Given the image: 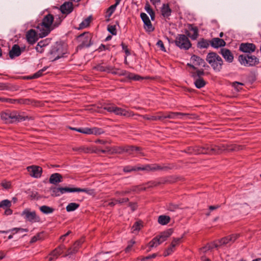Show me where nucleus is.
<instances>
[{
	"label": "nucleus",
	"instance_id": "obj_1",
	"mask_svg": "<svg viewBox=\"0 0 261 261\" xmlns=\"http://www.w3.org/2000/svg\"><path fill=\"white\" fill-rule=\"evenodd\" d=\"M1 119L6 123H12L24 121L28 118L23 115V113L16 111L6 110L1 113Z\"/></svg>",
	"mask_w": 261,
	"mask_h": 261
},
{
	"label": "nucleus",
	"instance_id": "obj_2",
	"mask_svg": "<svg viewBox=\"0 0 261 261\" xmlns=\"http://www.w3.org/2000/svg\"><path fill=\"white\" fill-rule=\"evenodd\" d=\"M240 237L239 234H232L224 237L220 240L214 242L212 244H207L205 247L201 248L203 252H205L214 247L219 248L227 244L231 245L236 240Z\"/></svg>",
	"mask_w": 261,
	"mask_h": 261
},
{
	"label": "nucleus",
	"instance_id": "obj_3",
	"mask_svg": "<svg viewBox=\"0 0 261 261\" xmlns=\"http://www.w3.org/2000/svg\"><path fill=\"white\" fill-rule=\"evenodd\" d=\"M67 53L66 46L62 43H56L49 51V59L51 61H56L64 57Z\"/></svg>",
	"mask_w": 261,
	"mask_h": 261
},
{
	"label": "nucleus",
	"instance_id": "obj_4",
	"mask_svg": "<svg viewBox=\"0 0 261 261\" xmlns=\"http://www.w3.org/2000/svg\"><path fill=\"white\" fill-rule=\"evenodd\" d=\"M206 61L215 71H220L221 70L223 62L221 57L216 53H209L206 56Z\"/></svg>",
	"mask_w": 261,
	"mask_h": 261
},
{
	"label": "nucleus",
	"instance_id": "obj_5",
	"mask_svg": "<svg viewBox=\"0 0 261 261\" xmlns=\"http://www.w3.org/2000/svg\"><path fill=\"white\" fill-rule=\"evenodd\" d=\"M92 38V34L88 32H84L78 36L77 40L80 44L78 45L77 48L82 49L90 46L92 44L91 42Z\"/></svg>",
	"mask_w": 261,
	"mask_h": 261
},
{
	"label": "nucleus",
	"instance_id": "obj_6",
	"mask_svg": "<svg viewBox=\"0 0 261 261\" xmlns=\"http://www.w3.org/2000/svg\"><path fill=\"white\" fill-rule=\"evenodd\" d=\"M175 43L180 49H189L192 44L188 37L184 34H178L175 40Z\"/></svg>",
	"mask_w": 261,
	"mask_h": 261
},
{
	"label": "nucleus",
	"instance_id": "obj_7",
	"mask_svg": "<svg viewBox=\"0 0 261 261\" xmlns=\"http://www.w3.org/2000/svg\"><path fill=\"white\" fill-rule=\"evenodd\" d=\"M239 61L242 65L246 66H255L259 63L258 59L252 55H240Z\"/></svg>",
	"mask_w": 261,
	"mask_h": 261
},
{
	"label": "nucleus",
	"instance_id": "obj_8",
	"mask_svg": "<svg viewBox=\"0 0 261 261\" xmlns=\"http://www.w3.org/2000/svg\"><path fill=\"white\" fill-rule=\"evenodd\" d=\"M103 109L110 113H114L115 114L120 116H129L128 111L121 108L117 107L114 104L110 103L103 106Z\"/></svg>",
	"mask_w": 261,
	"mask_h": 261
},
{
	"label": "nucleus",
	"instance_id": "obj_9",
	"mask_svg": "<svg viewBox=\"0 0 261 261\" xmlns=\"http://www.w3.org/2000/svg\"><path fill=\"white\" fill-rule=\"evenodd\" d=\"M21 216H23L27 221L31 223L38 222L40 221V217L36 215L35 211L31 212L29 208L24 210Z\"/></svg>",
	"mask_w": 261,
	"mask_h": 261
},
{
	"label": "nucleus",
	"instance_id": "obj_10",
	"mask_svg": "<svg viewBox=\"0 0 261 261\" xmlns=\"http://www.w3.org/2000/svg\"><path fill=\"white\" fill-rule=\"evenodd\" d=\"M166 167H162L158 164L146 165L143 167H132V171H136L139 170H144L147 171H155L157 170H164L166 169Z\"/></svg>",
	"mask_w": 261,
	"mask_h": 261
},
{
	"label": "nucleus",
	"instance_id": "obj_11",
	"mask_svg": "<svg viewBox=\"0 0 261 261\" xmlns=\"http://www.w3.org/2000/svg\"><path fill=\"white\" fill-rule=\"evenodd\" d=\"M25 37L28 42L30 44L35 43L39 38L37 32L33 29H31L27 32Z\"/></svg>",
	"mask_w": 261,
	"mask_h": 261
},
{
	"label": "nucleus",
	"instance_id": "obj_12",
	"mask_svg": "<svg viewBox=\"0 0 261 261\" xmlns=\"http://www.w3.org/2000/svg\"><path fill=\"white\" fill-rule=\"evenodd\" d=\"M27 170L30 175L35 178L40 177L42 172V169L41 167L34 165L28 167Z\"/></svg>",
	"mask_w": 261,
	"mask_h": 261
},
{
	"label": "nucleus",
	"instance_id": "obj_13",
	"mask_svg": "<svg viewBox=\"0 0 261 261\" xmlns=\"http://www.w3.org/2000/svg\"><path fill=\"white\" fill-rule=\"evenodd\" d=\"M140 16L144 22V27L145 30L149 32H152L154 28L152 25V23L147 14L145 13H141Z\"/></svg>",
	"mask_w": 261,
	"mask_h": 261
},
{
	"label": "nucleus",
	"instance_id": "obj_14",
	"mask_svg": "<svg viewBox=\"0 0 261 261\" xmlns=\"http://www.w3.org/2000/svg\"><path fill=\"white\" fill-rule=\"evenodd\" d=\"M223 144L209 145L208 154H220L224 152Z\"/></svg>",
	"mask_w": 261,
	"mask_h": 261
},
{
	"label": "nucleus",
	"instance_id": "obj_15",
	"mask_svg": "<svg viewBox=\"0 0 261 261\" xmlns=\"http://www.w3.org/2000/svg\"><path fill=\"white\" fill-rule=\"evenodd\" d=\"M65 249V247L63 245H60L56 248L47 256L48 261H51L57 259L60 255L62 254Z\"/></svg>",
	"mask_w": 261,
	"mask_h": 261
},
{
	"label": "nucleus",
	"instance_id": "obj_16",
	"mask_svg": "<svg viewBox=\"0 0 261 261\" xmlns=\"http://www.w3.org/2000/svg\"><path fill=\"white\" fill-rule=\"evenodd\" d=\"M4 101H7V102L12 104H20V105H33V100L29 98H20V99H11L8 98V100H4Z\"/></svg>",
	"mask_w": 261,
	"mask_h": 261
},
{
	"label": "nucleus",
	"instance_id": "obj_17",
	"mask_svg": "<svg viewBox=\"0 0 261 261\" xmlns=\"http://www.w3.org/2000/svg\"><path fill=\"white\" fill-rule=\"evenodd\" d=\"M162 116L163 119L165 118L175 119L178 116H186L188 118H191L190 115L189 114L180 112H169L165 115L162 113Z\"/></svg>",
	"mask_w": 261,
	"mask_h": 261
},
{
	"label": "nucleus",
	"instance_id": "obj_18",
	"mask_svg": "<svg viewBox=\"0 0 261 261\" xmlns=\"http://www.w3.org/2000/svg\"><path fill=\"white\" fill-rule=\"evenodd\" d=\"M36 28L39 37L40 38L46 36L53 30V28H46L41 23L39 24Z\"/></svg>",
	"mask_w": 261,
	"mask_h": 261
},
{
	"label": "nucleus",
	"instance_id": "obj_19",
	"mask_svg": "<svg viewBox=\"0 0 261 261\" xmlns=\"http://www.w3.org/2000/svg\"><path fill=\"white\" fill-rule=\"evenodd\" d=\"M239 49L242 52L251 53L255 51L256 46L253 43H243L240 44Z\"/></svg>",
	"mask_w": 261,
	"mask_h": 261
},
{
	"label": "nucleus",
	"instance_id": "obj_20",
	"mask_svg": "<svg viewBox=\"0 0 261 261\" xmlns=\"http://www.w3.org/2000/svg\"><path fill=\"white\" fill-rule=\"evenodd\" d=\"M223 145L224 146V151L227 152L238 151L244 148V146L235 144H223Z\"/></svg>",
	"mask_w": 261,
	"mask_h": 261
},
{
	"label": "nucleus",
	"instance_id": "obj_21",
	"mask_svg": "<svg viewBox=\"0 0 261 261\" xmlns=\"http://www.w3.org/2000/svg\"><path fill=\"white\" fill-rule=\"evenodd\" d=\"M60 9L62 14H69L73 10V4L71 2H65L60 6Z\"/></svg>",
	"mask_w": 261,
	"mask_h": 261
},
{
	"label": "nucleus",
	"instance_id": "obj_22",
	"mask_svg": "<svg viewBox=\"0 0 261 261\" xmlns=\"http://www.w3.org/2000/svg\"><path fill=\"white\" fill-rule=\"evenodd\" d=\"M61 194H63L66 192H85L89 193V190L86 188L82 189L79 188H68V187H60Z\"/></svg>",
	"mask_w": 261,
	"mask_h": 261
},
{
	"label": "nucleus",
	"instance_id": "obj_23",
	"mask_svg": "<svg viewBox=\"0 0 261 261\" xmlns=\"http://www.w3.org/2000/svg\"><path fill=\"white\" fill-rule=\"evenodd\" d=\"M54 16L50 14H48L44 16L42 19L41 24L46 28H53Z\"/></svg>",
	"mask_w": 261,
	"mask_h": 261
},
{
	"label": "nucleus",
	"instance_id": "obj_24",
	"mask_svg": "<svg viewBox=\"0 0 261 261\" xmlns=\"http://www.w3.org/2000/svg\"><path fill=\"white\" fill-rule=\"evenodd\" d=\"M21 54V50L19 46L17 44H14L11 49L9 51V55L11 59L19 56Z\"/></svg>",
	"mask_w": 261,
	"mask_h": 261
},
{
	"label": "nucleus",
	"instance_id": "obj_25",
	"mask_svg": "<svg viewBox=\"0 0 261 261\" xmlns=\"http://www.w3.org/2000/svg\"><path fill=\"white\" fill-rule=\"evenodd\" d=\"M210 43L211 46L216 48L223 47L226 45V42L223 39L217 37L213 38L210 41Z\"/></svg>",
	"mask_w": 261,
	"mask_h": 261
},
{
	"label": "nucleus",
	"instance_id": "obj_26",
	"mask_svg": "<svg viewBox=\"0 0 261 261\" xmlns=\"http://www.w3.org/2000/svg\"><path fill=\"white\" fill-rule=\"evenodd\" d=\"M63 177L61 174L55 173L52 174L49 179V182L50 184L57 185L62 181Z\"/></svg>",
	"mask_w": 261,
	"mask_h": 261
},
{
	"label": "nucleus",
	"instance_id": "obj_27",
	"mask_svg": "<svg viewBox=\"0 0 261 261\" xmlns=\"http://www.w3.org/2000/svg\"><path fill=\"white\" fill-rule=\"evenodd\" d=\"M221 54L227 62L231 63L233 61V56L229 49L222 48L221 49Z\"/></svg>",
	"mask_w": 261,
	"mask_h": 261
},
{
	"label": "nucleus",
	"instance_id": "obj_28",
	"mask_svg": "<svg viewBox=\"0 0 261 261\" xmlns=\"http://www.w3.org/2000/svg\"><path fill=\"white\" fill-rule=\"evenodd\" d=\"M143 156H145V154L142 151V148L136 146H132V158Z\"/></svg>",
	"mask_w": 261,
	"mask_h": 261
},
{
	"label": "nucleus",
	"instance_id": "obj_29",
	"mask_svg": "<svg viewBox=\"0 0 261 261\" xmlns=\"http://www.w3.org/2000/svg\"><path fill=\"white\" fill-rule=\"evenodd\" d=\"M123 151V149L119 147L115 146L113 147H106L105 149L100 150V152L103 153L106 152H110L111 153H121Z\"/></svg>",
	"mask_w": 261,
	"mask_h": 261
},
{
	"label": "nucleus",
	"instance_id": "obj_30",
	"mask_svg": "<svg viewBox=\"0 0 261 261\" xmlns=\"http://www.w3.org/2000/svg\"><path fill=\"white\" fill-rule=\"evenodd\" d=\"M191 61L195 66H205V62L204 60L197 56L193 55L191 57Z\"/></svg>",
	"mask_w": 261,
	"mask_h": 261
},
{
	"label": "nucleus",
	"instance_id": "obj_31",
	"mask_svg": "<svg viewBox=\"0 0 261 261\" xmlns=\"http://www.w3.org/2000/svg\"><path fill=\"white\" fill-rule=\"evenodd\" d=\"M143 222L141 220L137 221L132 227V233L138 234L139 231L143 228Z\"/></svg>",
	"mask_w": 261,
	"mask_h": 261
},
{
	"label": "nucleus",
	"instance_id": "obj_32",
	"mask_svg": "<svg viewBox=\"0 0 261 261\" xmlns=\"http://www.w3.org/2000/svg\"><path fill=\"white\" fill-rule=\"evenodd\" d=\"M172 233V230L171 229H168L162 232L160 235L156 237L161 244L165 241L171 235Z\"/></svg>",
	"mask_w": 261,
	"mask_h": 261
},
{
	"label": "nucleus",
	"instance_id": "obj_33",
	"mask_svg": "<svg viewBox=\"0 0 261 261\" xmlns=\"http://www.w3.org/2000/svg\"><path fill=\"white\" fill-rule=\"evenodd\" d=\"M189 29L193 32L192 35H190L188 31L186 32V34L188 36L190 37L192 40H196L198 37V29L196 27L193 26L192 24H190Z\"/></svg>",
	"mask_w": 261,
	"mask_h": 261
},
{
	"label": "nucleus",
	"instance_id": "obj_34",
	"mask_svg": "<svg viewBox=\"0 0 261 261\" xmlns=\"http://www.w3.org/2000/svg\"><path fill=\"white\" fill-rule=\"evenodd\" d=\"M210 44H211L210 41L202 38L198 41L197 46L200 49L207 48Z\"/></svg>",
	"mask_w": 261,
	"mask_h": 261
},
{
	"label": "nucleus",
	"instance_id": "obj_35",
	"mask_svg": "<svg viewBox=\"0 0 261 261\" xmlns=\"http://www.w3.org/2000/svg\"><path fill=\"white\" fill-rule=\"evenodd\" d=\"M104 133L102 129L94 127L92 128L88 127V135H99Z\"/></svg>",
	"mask_w": 261,
	"mask_h": 261
},
{
	"label": "nucleus",
	"instance_id": "obj_36",
	"mask_svg": "<svg viewBox=\"0 0 261 261\" xmlns=\"http://www.w3.org/2000/svg\"><path fill=\"white\" fill-rule=\"evenodd\" d=\"M158 116H149L145 115L143 116V118L146 120L156 121V120H163L162 112H160L158 113Z\"/></svg>",
	"mask_w": 261,
	"mask_h": 261
},
{
	"label": "nucleus",
	"instance_id": "obj_37",
	"mask_svg": "<svg viewBox=\"0 0 261 261\" xmlns=\"http://www.w3.org/2000/svg\"><path fill=\"white\" fill-rule=\"evenodd\" d=\"M161 12L164 17H167L171 15V10L168 4H163Z\"/></svg>",
	"mask_w": 261,
	"mask_h": 261
},
{
	"label": "nucleus",
	"instance_id": "obj_38",
	"mask_svg": "<svg viewBox=\"0 0 261 261\" xmlns=\"http://www.w3.org/2000/svg\"><path fill=\"white\" fill-rule=\"evenodd\" d=\"M82 240H79L76 241L73 244L72 248H70L68 250V254L75 253L77 251L80 246L82 244Z\"/></svg>",
	"mask_w": 261,
	"mask_h": 261
},
{
	"label": "nucleus",
	"instance_id": "obj_39",
	"mask_svg": "<svg viewBox=\"0 0 261 261\" xmlns=\"http://www.w3.org/2000/svg\"><path fill=\"white\" fill-rule=\"evenodd\" d=\"M128 200H129V199L127 197V198H121V199H120L119 200L114 199V200H113L111 202H108V203H106V205H109V206H113L114 205H115L117 203H125V202H128Z\"/></svg>",
	"mask_w": 261,
	"mask_h": 261
},
{
	"label": "nucleus",
	"instance_id": "obj_40",
	"mask_svg": "<svg viewBox=\"0 0 261 261\" xmlns=\"http://www.w3.org/2000/svg\"><path fill=\"white\" fill-rule=\"evenodd\" d=\"M92 20V16H89L85 19L80 24L78 28L79 30L83 29L88 27Z\"/></svg>",
	"mask_w": 261,
	"mask_h": 261
},
{
	"label": "nucleus",
	"instance_id": "obj_41",
	"mask_svg": "<svg viewBox=\"0 0 261 261\" xmlns=\"http://www.w3.org/2000/svg\"><path fill=\"white\" fill-rule=\"evenodd\" d=\"M161 244L160 241L158 239L157 237L154 238L151 241H150L147 246L149 248V251H150L152 248L156 247Z\"/></svg>",
	"mask_w": 261,
	"mask_h": 261
},
{
	"label": "nucleus",
	"instance_id": "obj_42",
	"mask_svg": "<svg viewBox=\"0 0 261 261\" xmlns=\"http://www.w3.org/2000/svg\"><path fill=\"white\" fill-rule=\"evenodd\" d=\"M10 231H12V232L14 231V232L13 233V234H14V233H16L18 232H28V229L21 228H13L11 229H9L8 230H6V231L0 230V233H8V232H9Z\"/></svg>",
	"mask_w": 261,
	"mask_h": 261
},
{
	"label": "nucleus",
	"instance_id": "obj_43",
	"mask_svg": "<svg viewBox=\"0 0 261 261\" xmlns=\"http://www.w3.org/2000/svg\"><path fill=\"white\" fill-rule=\"evenodd\" d=\"M170 220L169 216L165 215L160 216L158 218V222L162 225H166L168 224Z\"/></svg>",
	"mask_w": 261,
	"mask_h": 261
},
{
	"label": "nucleus",
	"instance_id": "obj_44",
	"mask_svg": "<svg viewBox=\"0 0 261 261\" xmlns=\"http://www.w3.org/2000/svg\"><path fill=\"white\" fill-rule=\"evenodd\" d=\"M121 0H115V3L111 6L107 10V13L109 17H110L115 11L117 6L119 4Z\"/></svg>",
	"mask_w": 261,
	"mask_h": 261
},
{
	"label": "nucleus",
	"instance_id": "obj_45",
	"mask_svg": "<svg viewBox=\"0 0 261 261\" xmlns=\"http://www.w3.org/2000/svg\"><path fill=\"white\" fill-rule=\"evenodd\" d=\"M101 149L98 148L96 146L91 145L89 147H87L86 148V152L87 153H98L100 152V150Z\"/></svg>",
	"mask_w": 261,
	"mask_h": 261
},
{
	"label": "nucleus",
	"instance_id": "obj_46",
	"mask_svg": "<svg viewBox=\"0 0 261 261\" xmlns=\"http://www.w3.org/2000/svg\"><path fill=\"white\" fill-rule=\"evenodd\" d=\"M79 206H80L79 204L74 203V202H72V203H69L67 205V206L66 207V210L67 212H72V211H74L75 210H76L77 208H79Z\"/></svg>",
	"mask_w": 261,
	"mask_h": 261
},
{
	"label": "nucleus",
	"instance_id": "obj_47",
	"mask_svg": "<svg viewBox=\"0 0 261 261\" xmlns=\"http://www.w3.org/2000/svg\"><path fill=\"white\" fill-rule=\"evenodd\" d=\"M40 211L44 214H48L54 212V209L47 205H42L39 208Z\"/></svg>",
	"mask_w": 261,
	"mask_h": 261
},
{
	"label": "nucleus",
	"instance_id": "obj_48",
	"mask_svg": "<svg viewBox=\"0 0 261 261\" xmlns=\"http://www.w3.org/2000/svg\"><path fill=\"white\" fill-rule=\"evenodd\" d=\"M186 152L191 154H199L200 151L199 146L189 147H188Z\"/></svg>",
	"mask_w": 261,
	"mask_h": 261
},
{
	"label": "nucleus",
	"instance_id": "obj_49",
	"mask_svg": "<svg viewBox=\"0 0 261 261\" xmlns=\"http://www.w3.org/2000/svg\"><path fill=\"white\" fill-rule=\"evenodd\" d=\"M105 72L107 73H111L114 74H119L118 69H115L112 66H105Z\"/></svg>",
	"mask_w": 261,
	"mask_h": 261
},
{
	"label": "nucleus",
	"instance_id": "obj_50",
	"mask_svg": "<svg viewBox=\"0 0 261 261\" xmlns=\"http://www.w3.org/2000/svg\"><path fill=\"white\" fill-rule=\"evenodd\" d=\"M47 68V67H44L42 69L39 70L37 72L34 73L33 75L30 76L29 79H37L40 76H41L43 75V72H44Z\"/></svg>",
	"mask_w": 261,
	"mask_h": 261
},
{
	"label": "nucleus",
	"instance_id": "obj_51",
	"mask_svg": "<svg viewBox=\"0 0 261 261\" xmlns=\"http://www.w3.org/2000/svg\"><path fill=\"white\" fill-rule=\"evenodd\" d=\"M11 205V202L8 199L3 200L0 202V207L3 208L10 207Z\"/></svg>",
	"mask_w": 261,
	"mask_h": 261
},
{
	"label": "nucleus",
	"instance_id": "obj_52",
	"mask_svg": "<svg viewBox=\"0 0 261 261\" xmlns=\"http://www.w3.org/2000/svg\"><path fill=\"white\" fill-rule=\"evenodd\" d=\"M200 154H207L209 153V145L205 144L203 146H199Z\"/></svg>",
	"mask_w": 261,
	"mask_h": 261
},
{
	"label": "nucleus",
	"instance_id": "obj_53",
	"mask_svg": "<svg viewBox=\"0 0 261 261\" xmlns=\"http://www.w3.org/2000/svg\"><path fill=\"white\" fill-rule=\"evenodd\" d=\"M60 187V188H57L55 187L51 189V195L53 196H60L61 194Z\"/></svg>",
	"mask_w": 261,
	"mask_h": 261
},
{
	"label": "nucleus",
	"instance_id": "obj_54",
	"mask_svg": "<svg viewBox=\"0 0 261 261\" xmlns=\"http://www.w3.org/2000/svg\"><path fill=\"white\" fill-rule=\"evenodd\" d=\"M195 85L197 88H201L205 86V82L202 79H199L195 82Z\"/></svg>",
	"mask_w": 261,
	"mask_h": 261
},
{
	"label": "nucleus",
	"instance_id": "obj_55",
	"mask_svg": "<svg viewBox=\"0 0 261 261\" xmlns=\"http://www.w3.org/2000/svg\"><path fill=\"white\" fill-rule=\"evenodd\" d=\"M42 234V232L38 233L36 235L33 237L30 241V243H34L37 241L41 240Z\"/></svg>",
	"mask_w": 261,
	"mask_h": 261
},
{
	"label": "nucleus",
	"instance_id": "obj_56",
	"mask_svg": "<svg viewBox=\"0 0 261 261\" xmlns=\"http://www.w3.org/2000/svg\"><path fill=\"white\" fill-rule=\"evenodd\" d=\"M62 21V18H61V17H60V16L57 17L56 16L55 18V20L54 19V22H53L54 29L55 28L58 27L61 24Z\"/></svg>",
	"mask_w": 261,
	"mask_h": 261
},
{
	"label": "nucleus",
	"instance_id": "obj_57",
	"mask_svg": "<svg viewBox=\"0 0 261 261\" xmlns=\"http://www.w3.org/2000/svg\"><path fill=\"white\" fill-rule=\"evenodd\" d=\"M174 251V248L172 246H170L168 247L164 252L163 255L164 256H167L171 254Z\"/></svg>",
	"mask_w": 261,
	"mask_h": 261
},
{
	"label": "nucleus",
	"instance_id": "obj_58",
	"mask_svg": "<svg viewBox=\"0 0 261 261\" xmlns=\"http://www.w3.org/2000/svg\"><path fill=\"white\" fill-rule=\"evenodd\" d=\"M244 84L242 83L235 82L232 83V86L238 91H239L242 89L241 86H243Z\"/></svg>",
	"mask_w": 261,
	"mask_h": 261
},
{
	"label": "nucleus",
	"instance_id": "obj_59",
	"mask_svg": "<svg viewBox=\"0 0 261 261\" xmlns=\"http://www.w3.org/2000/svg\"><path fill=\"white\" fill-rule=\"evenodd\" d=\"M182 238H174L172 242H171V246H172L173 247L175 248V247L178 245L181 240Z\"/></svg>",
	"mask_w": 261,
	"mask_h": 261
},
{
	"label": "nucleus",
	"instance_id": "obj_60",
	"mask_svg": "<svg viewBox=\"0 0 261 261\" xmlns=\"http://www.w3.org/2000/svg\"><path fill=\"white\" fill-rule=\"evenodd\" d=\"M108 31L112 35H116L117 31L114 25H109L108 27Z\"/></svg>",
	"mask_w": 261,
	"mask_h": 261
},
{
	"label": "nucleus",
	"instance_id": "obj_61",
	"mask_svg": "<svg viewBox=\"0 0 261 261\" xmlns=\"http://www.w3.org/2000/svg\"><path fill=\"white\" fill-rule=\"evenodd\" d=\"M156 45H158V46L160 48V49L164 51V52H166V49H165V47L164 46V43L163 42V41L162 40H159L156 43Z\"/></svg>",
	"mask_w": 261,
	"mask_h": 261
},
{
	"label": "nucleus",
	"instance_id": "obj_62",
	"mask_svg": "<svg viewBox=\"0 0 261 261\" xmlns=\"http://www.w3.org/2000/svg\"><path fill=\"white\" fill-rule=\"evenodd\" d=\"M1 184V186L6 189H9L11 187V184L9 181H3Z\"/></svg>",
	"mask_w": 261,
	"mask_h": 261
},
{
	"label": "nucleus",
	"instance_id": "obj_63",
	"mask_svg": "<svg viewBox=\"0 0 261 261\" xmlns=\"http://www.w3.org/2000/svg\"><path fill=\"white\" fill-rule=\"evenodd\" d=\"M93 69L100 72H105V66L100 64L95 66Z\"/></svg>",
	"mask_w": 261,
	"mask_h": 261
},
{
	"label": "nucleus",
	"instance_id": "obj_64",
	"mask_svg": "<svg viewBox=\"0 0 261 261\" xmlns=\"http://www.w3.org/2000/svg\"><path fill=\"white\" fill-rule=\"evenodd\" d=\"M76 131L84 134L88 135V127L85 128H76Z\"/></svg>",
	"mask_w": 261,
	"mask_h": 261
}]
</instances>
